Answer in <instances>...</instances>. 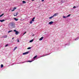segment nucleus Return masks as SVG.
Here are the masks:
<instances>
[{"label":"nucleus","mask_w":79,"mask_h":79,"mask_svg":"<svg viewBox=\"0 0 79 79\" xmlns=\"http://www.w3.org/2000/svg\"><path fill=\"white\" fill-rule=\"evenodd\" d=\"M35 19V17H33L32 19V20L30 22V24H32V22H34V21Z\"/></svg>","instance_id":"f257e3e1"},{"label":"nucleus","mask_w":79,"mask_h":79,"mask_svg":"<svg viewBox=\"0 0 79 79\" xmlns=\"http://www.w3.org/2000/svg\"><path fill=\"white\" fill-rule=\"evenodd\" d=\"M18 15V12H16V13H15L14 14V16H16L17 15Z\"/></svg>","instance_id":"f03ea898"},{"label":"nucleus","mask_w":79,"mask_h":79,"mask_svg":"<svg viewBox=\"0 0 79 79\" xmlns=\"http://www.w3.org/2000/svg\"><path fill=\"white\" fill-rule=\"evenodd\" d=\"M29 53V52H25L23 53V55H27V54H28Z\"/></svg>","instance_id":"7ed1b4c3"},{"label":"nucleus","mask_w":79,"mask_h":79,"mask_svg":"<svg viewBox=\"0 0 79 79\" xmlns=\"http://www.w3.org/2000/svg\"><path fill=\"white\" fill-rule=\"evenodd\" d=\"M58 15V13H56V14H55L53 15V16H57V15Z\"/></svg>","instance_id":"20e7f679"},{"label":"nucleus","mask_w":79,"mask_h":79,"mask_svg":"<svg viewBox=\"0 0 79 79\" xmlns=\"http://www.w3.org/2000/svg\"><path fill=\"white\" fill-rule=\"evenodd\" d=\"M53 22L51 21L49 22V23H48V24H53Z\"/></svg>","instance_id":"39448f33"},{"label":"nucleus","mask_w":79,"mask_h":79,"mask_svg":"<svg viewBox=\"0 0 79 79\" xmlns=\"http://www.w3.org/2000/svg\"><path fill=\"white\" fill-rule=\"evenodd\" d=\"M5 21V19L0 20V22H1V23H2L3 22V21Z\"/></svg>","instance_id":"423d86ee"},{"label":"nucleus","mask_w":79,"mask_h":79,"mask_svg":"<svg viewBox=\"0 0 79 79\" xmlns=\"http://www.w3.org/2000/svg\"><path fill=\"white\" fill-rule=\"evenodd\" d=\"M54 17V16H53V15L51 16V17H50L49 18V19H52V18H53Z\"/></svg>","instance_id":"0eeeda50"},{"label":"nucleus","mask_w":79,"mask_h":79,"mask_svg":"<svg viewBox=\"0 0 79 79\" xmlns=\"http://www.w3.org/2000/svg\"><path fill=\"white\" fill-rule=\"evenodd\" d=\"M19 34V32L17 31L15 32V34H16V35H18V34Z\"/></svg>","instance_id":"6e6552de"},{"label":"nucleus","mask_w":79,"mask_h":79,"mask_svg":"<svg viewBox=\"0 0 79 79\" xmlns=\"http://www.w3.org/2000/svg\"><path fill=\"white\" fill-rule=\"evenodd\" d=\"M43 39H44V37H42L39 40H42Z\"/></svg>","instance_id":"1a4fd4ad"},{"label":"nucleus","mask_w":79,"mask_h":79,"mask_svg":"<svg viewBox=\"0 0 79 79\" xmlns=\"http://www.w3.org/2000/svg\"><path fill=\"white\" fill-rule=\"evenodd\" d=\"M14 19L15 20V21H18V19H16V18H14Z\"/></svg>","instance_id":"9d476101"},{"label":"nucleus","mask_w":79,"mask_h":79,"mask_svg":"<svg viewBox=\"0 0 79 79\" xmlns=\"http://www.w3.org/2000/svg\"><path fill=\"white\" fill-rule=\"evenodd\" d=\"M7 37V35H6L3 36L4 38H6Z\"/></svg>","instance_id":"9b49d317"},{"label":"nucleus","mask_w":79,"mask_h":79,"mask_svg":"<svg viewBox=\"0 0 79 79\" xmlns=\"http://www.w3.org/2000/svg\"><path fill=\"white\" fill-rule=\"evenodd\" d=\"M4 15V14H2V15H0V18H1V17H2Z\"/></svg>","instance_id":"f8f14e48"},{"label":"nucleus","mask_w":79,"mask_h":79,"mask_svg":"<svg viewBox=\"0 0 79 79\" xmlns=\"http://www.w3.org/2000/svg\"><path fill=\"white\" fill-rule=\"evenodd\" d=\"M33 41H34V40H31L30 41V42H33Z\"/></svg>","instance_id":"ddd939ff"},{"label":"nucleus","mask_w":79,"mask_h":79,"mask_svg":"<svg viewBox=\"0 0 79 79\" xmlns=\"http://www.w3.org/2000/svg\"><path fill=\"white\" fill-rule=\"evenodd\" d=\"M16 48H17V47H15L14 49V51H15V50Z\"/></svg>","instance_id":"4468645a"},{"label":"nucleus","mask_w":79,"mask_h":79,"mask_svg":"<svg viewBox=\"0 0 79 79\" xmlns=\"http://www.w3.org/2000/svg\"><path fill=\"white\" fill-rule=\"evenodd\" d=\"M3 65L2 64L1 65V68H3Z\"/></svg>","instance_id":"2eb2a0df"},{"label":"nucleus","mask_w":79,"mask_h":79,"mask_svg":"<svg viewBox=\"0 0 79 79\" xmlns=\"http://www.w3.org/2000/svg\"><path fill=\"white\" fill-rule=\"evenodd\" d=\"M71 16V14H69V15H67V16H66V17L67 18V17H69V16Z\"/></svg>","instance_id":"dca6fc26"},{"label":"nucleus","mask_w":79,"mask_h":79,"mask_svg":"<svg viewBox=\"0 0 79 79\" xmlns=\"http://www.w3.org/2000/svg\"><path fill=\"white\" fill-rule=\"evenodd\" d=\"M27 49L28 50H29V49H31V47L28 48Z\"/></svg>","instance_id":"f3484780"},{"label":"nucleus","mask_w":79,"mask_h":79,"mask_svg":"<svg viewBox=\"0 0 79 79\" xmlns=\"http://www.w3.org/2000/svg\"><path fill=\"white\" fill-rule=\"evenodd\" d=\"M36 58H37V56H35L33 58H34V59H35Z\"/></svg>","instance_id":"a211bd4d"},{"label":"nucleus","mask_w":79,"mask_h":79,"mask_svg":"<svg viewBox=\"0 0 79 79\" xmlns=\"http://www.w3.org/2000/svg\"><path fill=\"white\" fill-rule=\"evenodd\" d=\"M23 3H26V2L24 1H23Z\"/></svg>","instance_id":"6ab92c4d"},{"label":"nucleus","mask_w":79,"mask_h":79,"mask_svg":"<svg viewBox=\"0 0 79 79\" xmlns=\"http://www.w3.org/2000/svg\"><path fill=\"white\" fill-rule=\"evenodd\" d=\"M16 7H14V10H16Z\"/></svg>","instance_id":"aec40b11"},{"label":"nucleus","mask_w":79,"mask_h":79,"mask_svg":"<svg viewBox=\"0 0 79 79\" xmlns=\"http://www.w3.org/2000/svg\"><path fill=\"white\" fill-rule=\"evenodd\" d=\"M8 46V44H6L5 45V47H7V46Z\"/></svg>","instance_id":"412c9836"},{"label":"nucleus","mask_w":79,"mask_h":79,"mask_svg":"<svg viewBox=\"0 0 79 79\" xmlns=\"http://www.w3.org/2000/svg\"><path fill=\"white\" fill-rule=\"evenodd\" d=\"M32 61L31 60V61H28V62H30V63H31V62H32Z\"/></svg>","instance_id":"4be33fe9"},{"label":"nucleus","mask_w":79,"mask_h":79,"mask_svg":"<svg viewBox=\"0 0 79 79\" xmlns=\"http://www.w3.org/2000/svg\"><path fill=\"white\" fill-rule=\"evenodd\" d=\"M17 41L18 42H19V39L17 40Z\"/></svg>","instance_id":"5701e85b"},{"label":"nucleus","mask_w":79,"mask_h":79,"mask_svg":"<svg viewBox=\"0 0 79 79\" xmlns=\"http://www.w3.org/2000/svg\"><path fill=\"white\" fill-rule=\"evenodd\" d=\"M63 18H67L66 17H65V16H63Z\"/></svg>","instance_id":"b1692460"},{"label":"nucleus","mask_w":79,"mask_h":79,"mask_svg":"<svg viewBox=\"0 0 79 79\" xmlns=\"http://www.w3.org/2000/svg\"><path fill=\"white\" fill-rule=\"evenodd\" d=\"M26 31H25L24 33L23 34V35H24V34H26Z\"/></svg>","instance_id":"393cba45"},{"label":"nucleus","mask_w":79,"mask_h":79,"mask_svg":"<svg viewBox=\"0 0 79 79\" xmlns=\"http://www.w3.org/2000/svg\"><path fill=\"white\" fill-rule=\"evenodd\" d=\"M76 8V7L75 6H74L73 8Z\"/></svg>","instance_id":"a878e982"},{"label":"nucleus","mask_w":79,"mask_h":79,"mask_svg":"<svg viewBox=\"0 0 79 79\" xmlns=\"http://www.w3.org/2000/svg\"><path fill=\"white\" fill-rule=\"evenodd\" d=\"M14 32H16L17 31H16V30H14Z\"/></svg>","instance_id":"bb28decb"},{"label":"nucleus","mask_w":79,"mask_h":79,"mask_svg":"<svg viewBox=\"0 0 79 79\" xmlns=\"http://www.w3.org/2000/svg\"><path fill=\"white\" fill-rule=\"evenodd\" d=\"M10 32H11V31H9L8 32V33H10Z\"/></svg>","instance_id":"cd10ccee"},{"label":"nucleus","mask_w":79,"mask_h":79,"mask_svg":"<svg viewBox=\"0 0 79 79\" xmlns=\"http://www.w3.org/2000/svg\"><path fill=\"white\" fill-rule=\"evenodd\" d=\"M15 11V9H13V10H12V11Z\"/></svg>","instance_id":"c85d7f7f"},{"label":"nucleus","mask_w":79,"mask_h":79,"mask_svg":"<svg viewBox=\"0 0 79 79\" xmlns=\"http://www.w3.org/2000/svg\"><path fill=\"white\" fill-rule=\"evenodd\" d=\"M41 56V57H43V56Z\"/></svg>","instance_id":"c756f323"},{"label":"nucleus","mask_w":79,"mask_h":79,"mask_svg":"<svg viewBox=\"0 0 79 79\" xmlns=\"http://www.w3.org/2000/svg\"><path fill=\"white\" fill-rule=\"evenodd\" d=\"M44 0H41V1H42V2H44Z\"/></svg>","instance_id":"7c9ffc66"},{"label":"nucleus","mask_w":79,"mask_h":79,"mask_svg":"<svg viewBox=\"0 0 79 79\" xmlns=\"http://www.w3.org/2000/svg\"><path fill=\"white\" fill-rule=\"evenodd\" d=\"M12 40H13L14 39V38H12Z\"/></svg>","instance_id":"2f4dec72"},{"label":"nucleus","mask_w":79,"mask_h":79,"mask_svg":"<svg viewBox=\"0 0 79 79\" xmlns=\"http://www.w3.org/2000/svg\"><path fill=\"white\" fill-rule=\"evenodd\" d=\"M77 40V39H75V40Z\"/></svg>","instance_id":"473e14b6"},{"label":"nucleus","mask_w":79,"mask_h":79,"mask_svg":"<svg viewBox=\"0 0 79 79\" xmlns=\"http://www.w3.org/2000/svg\"><path fill=\"white\" fill-rule=\"evenodd\" d=\"M34 0H32V1H34Z\"/></svg>","instance_id":"72a5a7b5"},{"label":"nucleus","mask_w":79,"mask_h":79,"mask_svg":"<svg viewBox=\"0 0 79 79\" xmlns=\"http://www.w3.org/2000/svg\"><path fill=\"white\" fill-rule=\"evenodd\" d=\"M46 55H47V54H46V55H45V56H46Z\"/></svg>","instance_id":"f704fd0d"}]
</instances>
